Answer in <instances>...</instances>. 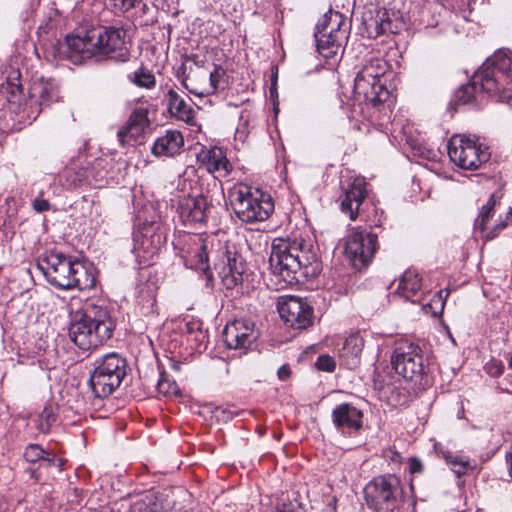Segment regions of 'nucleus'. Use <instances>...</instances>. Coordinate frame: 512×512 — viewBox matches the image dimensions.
<instances>
[{
  "instance_id": "obj_44",
  "label": "nucleus",
  "mask_w": 512,
  "mask_h": 512,
  "mask_svg": "<svg viewBox=\"0 0 512 512\" xmlns=\"http://www.w3.org/2000/svg\"><path fill=\"white\" fill-rule=\"evenodd\" d=\"M449 463L451 465V469L457 476L464 475L469 467V463L467 461H463L458 458H454L449 461Z\"/></svg>"
},
{
  "instance_id": "obj_3",
  "label": "nucleus",
  "mask_w": 512,
  "mask_h": 512,
  "mask_svg": "<svg viewBox=\"0 0 512 512\" xmlns=\"http://www.w3.org/2000/svg\"><path fill=\"white\" fill-rule=\"evenodd\" d=\"M64 53L75 64L92 58L97 61L110 58L125 62L130 55L125 33L120 29L104 26H92L68 35Z\"/></svg>"
},
{
  "instance_id": "obj_40",
  "label": "nucleus",
  "mask_w": 512,
  "mask_h": 512,
  "mask_svg": "<svg viewBox=\"0 0 512 512\" xmlns=\"http://www.w3.org/2000/svg\"><path fill=\"white\" fill-rule=\"evenodd\" d=\"M275 512H303L302 505L297 500H282L275 509Z\"/></svg>"
},
{
  "instance_id": "obj_21",
  "label": "nucleus",
  "mask_w": 512,
  "mask_h": 512,
  "mask_svg": "<svg viewBox=\"0 0 512 512\" xmlns=\"http://www.w3.org/2000/svg\"><path fill=\"white\" fill-rule=\"evenodd\" d=\"M197 161L209 173H217L220 177H226L231 171V164L219 147L201 148L197 153Z\"/></svg>"
},
{
  "instance_id": "obj_29",
  "label": "nucleus",
  "mask_w": 512,
  "mask_h": 512,
  "mask_svg": "<svg viewBox=\"0 0 512 512\" xmlns=\"http://www.w3.org/2000/svg\"><path fill=\"white\" fill-rule=\"evenodd\" d=\"M157 286L152 282L141 283L137 287V303L141 306L143 314L153 311L156 304Z\"/></svg>"
},
{
  "instance_id": "obj_34",
  "label": "nucleus",
  "mask_w": 512,
  "mask_h": 512,
  "mask_svg": "<svg viewBox=\"0 0 512 512\" xmlns=\"http://www.w3.org/2000/svg\"><path fill=\"white\" fill-rule=\"evenodd\" d=\"M57 421V412L52 405H47L35 419L36 429L44 434L50 432L53 424Z\"/></svg>"
},
{
  "instance_id": "obj_14",
  "label": "nucleus",
  "mask_w": 512,
  "mask_h": 512,
  "mask_svg": "<svg viewBox=\"0 0 512 512\" xmlns=\"http://www.w3.org/2000/svg\"><path fill=\"white\" fill-rule=\"evenodd\" d=\"M278 311L283 321L293 329H306L313 324L314 309L301 297L290 295L282 298Z\"/></svg>"
},
{
  "instance_id": "obj_33",
  "label": "nucleus",
  "mask_w": 512,
  "mask_h": 512,
  "mask_svg": "<svg viewBox=\"0 0 512 512\" xmlns=\"http://www.w3.org/2000/svg\"><path fill=\"white\" fill-rule=\"evenodd\" d=\"M19 78L20 73L18 71H14L13 75L9 76L6 79V82L1 84V92L7 95L9 102L16 103L20 100L22 88L19 83Z\"/></svg>"
},
{
  "instance_id": "obj_30",
  "label": "nucleus",
  "mask_w": 512,
  "mask_h": 512,
  "mask_svg": "<svg viewBox=\"0 0 512 512\" xmlns=\"http://www.w3.org/2000/svg\"><path fill=\"white\" fill-rule=\"evenodd\" d=\"M501 195L492 194L490 195L487 202L481 207L478 217L475 219L474 226L482 233L490 231L488 227L489 220L493 217L495 207L500 204Z\"/></svg>"
},
{
  "instance_id": "obj_27",
  "label": "nucleus",
  "mask_w": 512,
  "mask_h": 512,
  "mask_svg": "<svg viewBox=\"0 0 512 512\" xmlns=\"http://www.w3.org/2000/svg\"><path fill=\"white\" fill-rule=\"evenodd\" d=\"M23 457L29 463H45L60 469L65 463L63 459H57L52 452L45 450L39 444H29L24 450Z\"/></svg>"
},
{
  "instance_id": "obj_47",
  "label": "nucleus",
  "mask_w": 512,
  "mask_h": 512,
  "mask_svg": "<svg viewBox=\"0 0 512 512\" xmlns=\"http://www.w3.org/2000/svg\"><path fill=\"white\" fill-rule=\"evenodd\" d=\"M424 471V466L421 460L417 457L409 459V472L411 474H421Z\"/></svg>"
},
{
  "instance_id": "obj_10",
  "label": "nucleus",
  "mask_w": 512,
  "mask_h": 512,
  "mask_svg": "<svg viewBox=\"0 0 512 512\" xmlns=\"http://www.w3.org/2000/svg\"><path fill=\"white\" fill-rule=\"evenodd\" d=\"M390 361L398 375L414 383H421L428 371L422 349L412 342L396 343Z\"/></svg>"
},
{
  "instance_id": "obj_26",
  "label": "nucleus",
  "mask_w": 512,
  "mask_h": 512,
  "mask_svg": "<svg viewBox=\"0 0 512 512\" xmlns=\"http://www.w3.org/2000/svg\"><path fill=\"white\" fill-rule=\"evenodd\" d=\"M422 287L421 278L416 270H406L400 278L399 285L396 289V294L405 300H410L416 303L417 300L412 299L420 291Z\"/></svg>"
},
{
  "instance_id": "obj_49",
  "label": "nucleus",
  "mask_w": 512,
  "mask_h": 512,
  "mask_svg": "<svg viewBox=\"0 0 512 512\" xmlns=\"http://www.w3.org/2000/svg\"><path fill=\"white\" fill-rule=\"evenodd\" d=\"M33 207L37 212H45L50 208V203L45 199H35L33 202Z\"/></svg>"
},
{
  "instance_id": "obj_12",
  "label": "nucleus",
  "mask_w": 512,
  "mask_h": 512,
  "mask_svg": "<svg viewBox=\"0 0 512 512\" xmlns=\"http://www.w3.org/2000/svg\"><path fill=\"white\" fill-rule=\"evenodd\" d=\"M377 234L353 231L346 239L345 254L355 269H363L372 261L378 249Z\"/></svg>"
},
{
  "instance_id": "obj_16",
  "label": "nucleus",
  "mask_w": 512,
  "mask_h": 512,
  "mask_svg": "<svg viewBox=\"0 0 512 512\" xmlns=\"http://www.w3.org/2000/svg\"><path fill=\"white\" fill-rule=\"evenodd\" d=\"M354 96L360 104L366 107H376L386 102L390 96L389 90L381 81H373L361 74L356 75L354 80Z\"/></svg>"
},
{
  "instance_id": "obj_50",
  "label": "nucleus",
  "mask_w": 512,
  "mask_h": 512,
  "mask_svg": "<svg viewBox=\"0 0 512 512\" xmlns=\"http://www.w3.org/2000/svg\"><path fill=\"white\" fill-rule=\"evenodd\" d=\"M290 373V368L287 365L281 366L277 371L278 377L281 380H286L290 376Z\"/></svg>"
},
{
  "instance_id": "obj_32",
  "label": "nucleus",
  "mask_w": 512,
  "mask_h": 512,
  "mask_svg": "<svg viewBox=\"0 0 512 512\" xmlns=\"http://www.w3.org/2000/svg\"><path fill=\"white\" fill-rule=\"evenodd\" d=\"M368 28L370 32L374 31L375 36L395 32L389 13L385 9L377 11L376 16L370 20Z\"/></svg>"
},
{
  "instance_id": "obj_19",
  "label": "nucleus",
  "mask_w": 512,
  "mask_h": 512,
  "mask_svg": "<svg viewBox=\"0 0 512 512\" xmlns=\"http://www.w3.org/2000/svg\"><path fill=\"white\" fill-rule=\"evenodd\" d=\"M211 204L203 194L183 197L178 203V214L184 224L203 223L208 217Z\"/></svg>"
},
{
  "instance_id": "obj_53",
  "label": "nucleus",
  "mask_w": 512,
  "mask_h": 512,
  "mask_svg": "<svg viewBox=\"0 0 512 512\" xmlns=\"http://www.w3.org/2000/svg\"><path fill=\"white\" fill-rule=\"evenodd\" d=\"M206 337V335L200 330L198 332V334L196 335V340H199V341H202L204 338Z\"/></svg>"
},
{
  "instance_id": "obj_1",
  "label": "nucleus",
  "mask_w": 512,
  "mask_h": 512,
  "mask_svg": "<svg viewBox=\"0 0 512 512\" xmlns=\"http://www.w3.org/2000/svg\"><path fill=\"white\" fill-rule=\"evenodd\" d=\"M182 251L187 266L205 273L210 270L212 259L214 269L227 289L242 283L245 265L234 244L214 235H188Z\"/></svg>"
},
{
  "instance_id": "obj_42",
  "label": "nucleus",
  "mask_w": 512,
  "mask_h": 512,
  "mask_svg": "<svg viewBox=\"0 0 512 512\" xmlns=\"http://www.w3.org/2000/svg\"><path fill=\"white\" fill-rule=\"evenodd\" d=\"M225 76V70L220 66H215L214 70L210 72L209 80L213 92L219 87L222 77Z\"/></svg>"
},
{
  "instance_id": "obj_38",
  "label": "nucleus",
  "mask_w": 512,
  "mask_h": 512,
  "mask_svg": "<svg viewBox=\"0 0 512 512\" xmlns=\"http://www.w3.org/2000/svg\"><path fill=\"white\" fill-rule=\"evenodd\" d=\"M362 347H363L362 339H360L357 336H351L346 339L344 346H343V350L348 351L349 353H351L352 356H354L355 358H358V356L360 355V353L362 351Z\"/></svg>"
},
{
  "instance_id": "obj_9",
  "label": "nucleus",
  "mask_w": 512,
  "mask_h": 512,
  "mask_svg": "<svg viewBox=\"0 0 512 512\" xmlns=\"http://www.w3.org/2000/svg\"><path fill=\"white\" fill-rule=\"evenodd\" d=\"M367 506L375 512H393L403 501L401 480L394 474L373 478L364 488Z\"/></svg>"
},
{
  "instance_id": "obj_51",
  "label": "nucleus",
  "mask_w": 512,
  "mask_h": 512,
  "mask_svg": "<svg viewBox=\"0 0 512 512\" xmlns=\"http://www.w3.org/2000/svg\"><path fill=\"white\" fill-rule=\"evenodd\" d=\"M389 452L391 453V456H390L391 461L400 462L401 455L397 451L390 450Z\"/></svg>"
},
{
  "instance_id": "obj_4",
  "label": "nucleus",
  "mask_w": 512,
  "mask_h": 512,
  "mask_svg": "<svg viewBox=\"0 0 512 512\" xmlns=\"http://www.w3.org/2000/svg\"><path fill=\"white\" fill-rule=\"evenodd\" d=\"M270 269L288 284L300 277L315 278L321 273V264L304 240L276 238L269 258Z\"/></svg>"
},
{
  "instance_id": "obj_35",
  "label": "nucleus",
  "mask_w": 512,
  "mask_h": 512,
  "mask_svg": "<svg viewBox=\"0 0 512 512\" xmlns=\"http://www.w3.org/2000/svg\"><path fill=\"white\" fill-rule=\"evenodd\" d=\"M128 79L130 82L140 88L151 89L156 84L154 74L143 66L129 74Z\"/></svg>"
},
{
  "instance_id": "obj_22",
  "label": "nucleus",
  "mask_w": 512,
  "mask_h": 512,
  "mask_svg": "<svg viewBox=\"0 0 512 512\" xmlns=\"http://www.w3.org/2000/svg\"><path fill=\"white\" fill-rule=\"evenodd\" d=\"M184 145V138L177 130H168L158 137L152 147V153L156 157H174L179 154Z\"/></svg>"
},
{
  "instance_id": "obj_2",
  "label": "nucleus",
  "mask_w": 512,
  "mask_h": 512,
  "mask_svg": "<svg viewBox=\"0 0 512 512\" xmlns=\"http://www.w3.org/2000/svg\"><path fill=\"white\" fill-rule=\"evenodd\" d=\"M478 89L498 102L509 103L512 100V56L498 51L487 58L470 82L454 92L450 105L456 109L474 103Z\"/></svg>"
},
{
  "instance_id": "obj_56",
  "label": "nucleus",
  "mask_w": 512,
  "mask_h": 512,
  "mask_svg": "<svg viewBox=\"0 0 512 512\" xmlns=\"http://www.w3.org/2000/svg\"><path fill=\"white\" fill-rule=\"evenodd\" d=\"M31 476L34 477L35 476V471L34 470H31Z\"/></svg>"
},
{
  "instance_id": "obj_25",
  "label": "nucleus",
  "mask_w": 512,
  "mask_h": 512,
  "mask_svg": "<svg viewBox=\"0 0 512 512\" xmlns=\"http://www.w3.org/2000/svg\"><path fill=\"white\" fill-rule=\"evenodd\" d=\"M71 282V290L78 289L82 291L94 288L96 284L94 268L91 265L74 259Z\"/></svg>"
},
{
  "instance_id": "obj_54",
  "label": "nucleus",
  "mask_w": 512,
  "mask_h": 512,
  "mask_svg": "<svg viewBox=\"0 0 512 512\" xmlns=\"http://www.w3.org/2000/svg\"><path fill=\"white\" fill-rule=\"evenodd\" d=\"M384 103H385V102H383L382 104H379V105H377L376 107H373V108H374V109H377V111H380V108H378V107H379V106H384Z\"/></svg>"
},
{
  "instance_id": "obj_36",
  "label": "nucleus",
  "mask_w": 512,
  "mask_h": 512,
  "mask_svg": "<svg viewBox=\"0 0 512 512\" xmlns=\"http://www.w3.org/2000/svg\"><path fill=\"white\" fill-rule=\"evenodd\" d=\"M509 224H512V208H509L505 215V219H502L500 216L499 219L496 221V224L490 229L489 232L484 234V237L488 240H491L495 238L498 233L505 229Z\"/></svg>"
},
{
  "instance_id": "obj_39",
  "label": "nucleus",
  "mask_w": 512,
  "mask_h": 512,
  "mask_svg": "<svg viewBox=\"0 0 512 512\" xmlns=\"http://www.w3.org/2000/svg\"><path fill=\"white\" fill-rule=\"evenodd\" d=\"M315 367L320 371L333 372L336 367V362L334 358L329 355H320L315 362Z\"/></svg>"
},
{
  "instance_id": "obj_6",
  "label": "nucleus",
  "mask_w": 512,
  "mask_h": 512,
  "mask_svg": "<svg viewBox=\"0 0 512 512\" xmlns=\"http://www.w3.org/2000/svg\"><path fill=\"white\" fill-rule=\"evenodd\" d=\"M229 200L235 215L245 223L265 221L274 211L269 194L244 184L235 185L229 190Z\"/></svg>"
},
{
  "instance_id": "obj_45",
  "label": "nucleus",
  "mask_w": 512,
  "mask_h": 512,
  "mask_svg": "<svg viewBox=\"0 0 512 512\" xmlns=\"http://www.w3.org/2000/svg\"><path fill=\"white\" fill-rule=\"evenodd\" d=\"M72 174H73V178H72L70 184L73 185V186L79 185L87 177V175H86L87 172L84 169H79L78 171H73L72 169H67L66 170L67 177H72Z\"/></svg>"
},
{
  "instance_id": "obj_24",
  "label": "nucleus",
  "mask_w": 512,
  "mask_h": 512,
  "mask_svg": "<svg viewBox=\"0 0 512 512\" xmlns=\"http://www.w3.org/2000/svg\"><path fill=\"white\" fill-rule=\"evenodd\" d=\"M168 110L170 114L186 123H191L194 120V109L191 106L192 99L188 96L186 98L180 96L174 89H169L167 94Z\"/></svg>"
},
{
  "instance_id": "obj_7",
  "label": "nucleus",
  "mask_w": 512,
  "mask_h": 512,
  "mask_svg": "<svg viewBox=\"0 0 512 512\" xmlns=\"http://www.w3.org/2000/svg\"><path fill=\"white\" fill-rule=\"evenodd\" d=\"M93 365L88 387L95 398H107L121 385L127 375V360L119 353L111 352L96 359Z\"/></svg>"
},
{
  "instance_id": "obj_18",
  "label": "nucleus",
  "mask_w": 512,
  "mask_h": 512,
  "mask_svg": "<svg viewBox=\"0 0 512 512\" xmlns=\"http://www.w3.org/2000/svg\"><path fill=\"white\" fill-rule=\"evenodd\" d=\"M332 422L344 435L359 432L363 426V412L350 403H342L332 410Z\"/></svg>"
},
{
  "instance_id": "obj_55",
  "label": "nucleus",
  "mask_w": 512,
  "mask_h": 512,
  "mask_svg": "<svg viewBox=\"0 0 512 512\" xmlns=\"http://www.w3.org/2000/svg\"><path fill=\"white\" fill-rule=\"evenodd\" d=\"M274 89H275L274 84H272V86H271V88H270L271 93H273V90H274Z\"/></svg>"
},
{
  "instance_id": "obj_15",
  "label": "nucleus",
  "mask_w": 512,
  "mask_h": 512,
  "mask_svg": "<svg viewBox=\"0 0 512 512\" xmlns=\"http://www.w3.org/2000/svg\"><path fill=\"white\" fill-rule=\"evenodd\" d=\"M259 335L255 322L248 318H238L228 322L222 333L226 347L235 350L247 349Z\"/></svg>"
},
{
  "instance_id": "obj_48",
  "label": "nucleus",
  "mask_w": 512,
  "mask_h": 512,
  "mask_svg": "<svg viewBox=\"0 0 512 512\" xmlns=\"http://www.w3.org/2000/svg\"><path fill=\"white\" fill-rule=\"evenodd\" d=\"M487 371L492 376H499L504 371V365L500 361H495L488 366Z\"/></svg>"
},
{
  "instance_id": "obj_37",
  "label": "nucleus",
  "mask_w": 512,
  "mask_h": 512,
  "mask_svg": "<svg viewBox=\"0 0 512 512\" xmlns=\"http://www.w3.org/2000/svg\"><path fill=\"white\" fill-rule=\"evenodd\" d=\"M448 295V290H440L434 295L431 302L427 304L428 308L432 311L434 315L442 313Z\"/></svg>"
},
{
  "instance_id": "obj_31",
  "label": "nucleus",
  "mask_w": 512,
  "mask_h": 512,
  "mask_svg": "<svg viewBox=\"0 0 512 512\" xmlns=\"http://www.w3.org/2000/svg\"><path fill=\"white\" fill-rule=\"evenodd\" d=\"M388 64L385 60L380 58L371 57L365 60L358 74L373 79V81H381V78L386 74Z\"/></svg>"
},
{
  "instance_id": "obj_8",
  "label": "nucleus",
  "mask_w": 512,
  "mask_h": 512,
  "mask_svg": "<svg viewBox=\"0 0 512 512\" xmlns=\"http://www.w3.org/2000/svg\"><path fill=\"white\" fill-rule=\"evenodd\" d=\"M367 184L364 178H356L344 190L340 198L341 212L346 214L351 221L360 218L370 226L382 227L386 219L384 211L368 198Z\"/></svg>"
},
{
  "instance_id": "obj_46",
  "label": "nucleus",
  "mask_w": 512,
  "mask_h": 512,
  "mask_svg": "<svg viewBox=\"0 0 512 512\" xmlns=\"http://www.w3.org/2000/svg\"><path fill=\"white\" fill-rule=\"evenodd\" d=\"M158 240H160L159 237H158ZM157 242L160 243V241H157ZM140 245L145 252L150 253V254H154L159 249V244L155 245L154 240H150L145 235L142 237Z\"/></svg>"
},
{
  "instance_id": "obj_11",
  "label": "nucleus",
  "mask_w": 512,
  "mask_h": 512,
  "mask_svg": "<svg viewBox=\"0 0 512 512\" xmlns=\"http://www.w3.org/2000/svg\"><path fill=\"white\" fill-rule=\"evenodd\" d=\"M448 155L457 166L465 170L479 169L490 159L489 148L475 136L455 135L448 143Z\"/></svg>"
},
{
  "instance_id": "obj_17",
  "label": "nucleus",
  "mask_w": 512,
  "mask_h": 512,
  "mask_svg": "<svg viewBox=\"0 0 512 512\" xmlns=\"http://www.w3.org/2000/svg\"><path fill=\"white\" fill-rule=\"evenodd\" d=\"M28 95L25 105L36 118L43 107L58 100V88L53 79L40 77L32 82Z\"/></svg>"
},
{
  "instance_id": "obj_20",
  "label": "nucleus",
  "mask_w": 512,
  "mask_h": 512,
  "mask_svg": "<svg viewBox=\"0 0 512 512\" xmlns=\"http://www.w3.org/2000/svg\"><path fill=\"white\" fill-rule=\"evenodd\" d=\"M148 114L149 110L145 107H137L132 111L127 122L117 132L122 145L127 139L136 140L150 126Z\"/></svg>"
},
{
  "instance_id": "obj_41",
  "label": "nucleus",
  "mask_w": 512,
  "mask_h": 512,
  "mask_svg": "<svg viewBox=\"0 0 512 512\" xmlns=\"http://www.w3.org/2000/svg\"><path fill=\"white\" fill-rule=\"evenodd\" d=\"M176 388L175 383H171L165 376L164 373L160 374V378L157 383V390L160 394L166 396L174 393Z\"/></svg>"
},
{
  "instance_id": "obj_23",
  "label": "nucleus",
  "mask_w": 512,
  "mask_h": 512,
  "mask_svg": "<svg viewBox=\"0 0 512 512\" xmlns=\"http://www.w3.org/2000/svg\"><path fill=\"white\" fill-rule=\"evenodd\" d=\"M315 33L327 34L336 38L337 36L347 38L348 29L346 27V18L338 11L329 10L317 23Z\"/></svg>"
},
{
  "instance_id": "obj_13",
  "label": "nucleus",
  "mask_w": 512,
  "mask_h": 512,
  "mask_svg": "<svg viewBox=\"0 0 512 512\" xmlns=\"http://www.w3.org/2000/svg\"><path fill=\"white\" fill-rule=\"evenodd\" d=\"M73 262L74 259L62 253H50L38 263V268L52 286L71 290Z\"/></svg>"
},
{
  "instance_id": "obj_43",
  "label": "nucleus",
  "mask_w": 512,
  "mask_h": 512,
  "mask_svg": "<svg viewBox=\"0 0 512 512\" xmlns=\"http://www.w3.org/2000/svg\"><path fill=\"white\" fill-rule=\"evenodd\" d=\"M117 12H127L135 7L137 0H110Z\"/></svg>"
},
{
  "instance_id": "obj_52",
  "label": "nucleus",
  "mask_w": 512,
  "mask_h": 512,
  "mask_svg": "<svg viewBox=\"0 0 512 512\" xmlns=\"http://www.w3.org/2000/svg\"><path fill=\"white\" fill-rule=\"evenodd\" d=\"M236 135L239 137V138H242L245 136V130L238 127L237 130H236Z\"/></svg>"
},
{
  "instance_id": "obj_5",
  "label": "nucleus",
  "mask_w": 512,
  "mask_h": 512,
  "mask_svg": "<svg viewBox=\"0 0 512 512\" xmlns=\"http://www.w3.org/2000/svg\"><path fill=\"white\" fill-rule=\"evenodd\" d=\"M115 327V321L105 307L89 303L76 313L69 326V337L86 351L110 339Z\"/></svg>"
},
{
  "instance_id": "obj_28",
  "label": "nucleus",
  "mask_w": 512,
  "mask_h": 512,
  "mask_svg": "<svg viewBox=\"0 0 512 512\" xmlns=\"http://www.w3.org/2000/svg\"><path fill=\"white\" fill-rule=\"evenodd\" d=\"M314 36L317 42V50L319 54L326 59L335 57L338 54L342 43L347 39L318 33H314Z\"/></svg>"
}]
</instances>
